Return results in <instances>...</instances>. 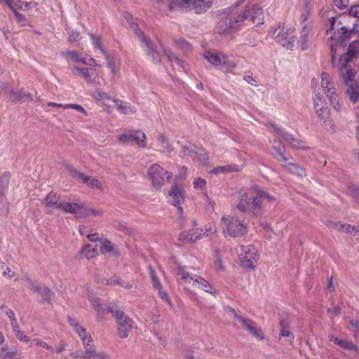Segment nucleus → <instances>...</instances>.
Returning a JSON list of instances; mask_svg holds the SVG:
<instances>
[{"instance_id": "obj_28", "label": "nucleus", "mask_w": 359, "mask_h": 359, "mask_svg": "<svg viewBox=\"0 0 359 359\" xmlns=\"http://www.w3.org/2000/svg\"><path fill=\"white\" fill-rule=\"evenodd\" d=\"M168 9L170 11H191V0H171L168 5Z\"/></svg>"}, {"instance_id": "obj_25", "label": "nucleus", "mask_w": 359, "mask_h": 359, "mask_svg": "<svg viewBox=\"0 0 359 359\" xmlns=\"http://www.w3.org/2000/svg\"><path fill=\"white\" fill-rule=\"evenodd\" d=\"M175 274L177 281L182 285L192 284L196 276H191L183 266H177L175 270Z\"/></svg>"}, {"instance_id": "obj_9", "label": "nucleus", "mask_w": 359, "mask_h": 359, "mask_svg": "<svg viewBox=\"0 0 359 359\" xmlns=\"http://www.w3.org/2000/svg\"><path fill=\"white\" fill-rule=\"evenodd\" d=\"M241 21L248 20L255 25L264 23V15L262 8L256 4H248L241 13H238Z\"/></svg>"}, {"instance_id": "obj_62", "label": "nucleus", "mask_w": 359, "mask_h": 359, "mask_svg": "<svg viewBox=\"0 0 359 359\" xmlns=\"http://www.w3.org/2000/svg\"><path fill=\"white\" fill-rule=\"evenodd\" d=\"M194 184L196 189H203L206 184V181L203 178L198 177L194 180Z\"/></svg>"}, {"instance_id": "obj_32", "label": "nucleus", "mask_w": 359, "mask_h": 359, "mask_svg": "<svg viewBox=\"0 0 359 359\" xmlns=\"http://www.w3.org/2000/svg\"><path fill=\"white\" fill-rule=\"evenodd\" d=\"M102 245L100 247V252L102 254L111 253L114 257L120 256V252L115 249L114 245L108 239H100Z\"/></svg>"}, {"instance_id": "obj_61", "label": "nucleus", "mask_w": 359, "mask_h": 359, "mask_svg": "<svg viewBox=\"0 0 359 359\" xmlns=\"http://www.w3.org/2000/svg\"><path fill=\"white\" fill-rule=\"evenodd\" d=\"M65 109H73L83 114H86V111L85 110V109L77 104H67L65 106Z\"/></svg>"}, {"instance_id": "obj_58", "label": "nucleus", "mask_w": 359, "mask_h": 359, "mask_svg": "<svg viewBox=\"0 0 359 359\" xmlns=\"http://www.w3.org/2000/svg\"><path fill=\"white\" fill-rule=\"evenodd\" d=\"M273 149L276 151L277 154H278L280 156L278 160L282 162H286L287 158L283 156L284 147L280 144L278 147L273 146Z\"/></svg>"}, {"instance_id": "obj_34", "label": "nucleus", "mask_w": 359, "mask_h": 359, "mask_svg": "<svg viewBox=\"0 0 359 359\" xmlns=\"http://www.w3.org/2000/svg\"><path fill=\"white\" fill-rule=\"evenodd\" d=\"M80 206H81V203H67L63 201L62 206H60V210L65 213L74 215L75 217L78 219Z\"/></svg>"}, {"instance_id": "obj_15", "label": "nucleus", "mask_w": 359, "mask_h": 359, "mask_svg": "<svg viewBox=\"0 0 359 359\" xmlns=\"http://www.w3.org/2000/svg\"><path fill=\"white\" fill-rule=\"evenodd\" d=\"M236 320L241 323L243 327L248 331L253 337L259 341H263L264 339V334L261 328L257 326L256 323L243 316H236Z\"/></svg>"}, {"instance_id": "obj_49", "label": "nucleus", "mask_w": 359, "mask_h": 359, "mask_svg": "<svg viewBox=\"0 0 359 359\" xmlns=\"http://www.w3.org/2000/svg\"><path fill=\"white\" fill-rule=\"evenodd\" d=\"M149 271L154 287L156 288V290H161L162 285L161 284L160 280L158 278V276L155 271L153 269L151 266H149Z\"/></svg>"}, {"instance_id": "obj_43", "label": "nucleus", "mask_w": 359, "mask_h": 359, "mask_svg": "<svg viewBox=\"0 0 359 359\" xmlns=\"http://www.w3.org/2000/svg\"><path fill=\"white\" fill-rule=\"evenodd\" d=\"M158 141L161 148L165 149L168 152L173 151L172 144L170 142L168 138L163 134H160L158 137Z\"/></svg>"}, {"instance_id": "obj_39", "label": "nucleus", "mask_w": 359, "mask_h": 359, "mask_svg": "<svg viewBox=\"0 0 359 359\" xmlns=\"http://www.w3.org/2000/svg\"><path fill=\"white\" fill-rule=\"evenodd\" d=\"M331 341L337 344L340 348L349 351H357V346L351 341L348 340L340 339L337 337H332Z\"/></svg>"}, {"instance_id": "obj_42", "label": "nucleus", "mask_w": 359, "mask_h": 359, "mask_svg": "<svg viewBox=\"0 0 359 359\" xmlns=\"http://www.w3.org/2000/svg\"><path fill=\"white\" fill-rule=\"evenodd\" d=\"M37 294L41 297L43 303H50L53 296V292L50 289L41 285Z\"/></svg>"}, {"instance_id": "obj_16", "label": "nucleus", "mask_w": 359, "mask_h": 359, "mask_svg": "<svg viewBox=\"0 0 359 359\" xmlns=\"http://www.w3.org/2000/svg\"><path fill=\"white\" fill-rule=\"evenodd\" d=\"M9 182V175L4 174L0 177V215L6 216L9 212V205L4 196V191Z\"/></svg>"}, {"instance_id": "obj_13", "label": "nucleus", "mask_w": 359, "mask_h": 359, "mask_svg": "<svg viewBox=\"0 0 359 359\" xmlns=\"http://www.w3.org/2000/svg\"><path fill=\"white\" fill-rule=\"evenodd\" d=\"M241 22L240 15L233 13L221 19L217 24V29L218 32L221 34L231 32L236 29L238 23Z\"/></svg>"}, {"instance_id": "obj_11", "label": "nucleus", "mask_w": 359, "mask_h": 359, "mask_svg": "<svg viewBox=\"0 0 359 359\" xmlns=\"http://www.w3.org/2000/svg\"><path fill=\"white\" fill-rule=\"evenodd\" d=\"M66 168L72 177L83 182L88 187L93 189H96L99 190H102L103 189L102 183L97 178L92 176L86 175L84 173L78 170L76 168L71 165H66Z\"/></svg>"}, {"instance_id": "obj_5", "label": "nucleus", "mask_w": 359, "mask_h": 359, "mask_svg": "<svg viewBox=\"0 0 359 359\" xmlns=\"http://www.w3.org/2000/svg\"><path fill=\"white\" fill-rule=\"evenodd\" d=\"M344 83L346 86V93L353 103L359 100V86L355 81V72L351 68H339Z\"/></svg>"}, {"instance_id": "obj_3", "label": "nucleus", "mask_w": 359, "mask_h": 359, "mask_svg": "<svg viewBox=\"0 0 359 359\" xmlns=\"http://www.w3.org/2000/svg\"><path fill=\"white\" fill-rule=\"evenodd\" d=\"M221 220L225 226L226 236L242 237L248 231L247 224L238 218L230 215H224Z\"/></svg>"}, {"instance_id": "obj_27", "label": "nucleus", "mask_w": 359, "mask_h": 359, "mask_svg": "<svg viewBox=\"0 0 359 359\" xmlns=\"http://www.w3.org/2000/svg\"><path fill=\"white\" fill-rule=\"evenodd\" d=\"M74 69L80 73V74L86 81L93 84H100L97 74L96 73L95 70L87 67L79 68L77 67H74Z\"/></svg>"}, {"instance_id": "obj_38", "label": "nucleus", "mask_w": 359, "mask_h": 359, "mask_svg": "<svg viewBox=\"0 0 359 359\" xmlns=\"http://www.w3.org/2000/svg\"><path fill=\"white\" fill-rule=\"evenodd\" d=\"M20 353L16 348H9L4 346L0 349V356L2 359H18Z\"/></svg>"}, {"instance_id": "obj_30", "label": "nucleus", "mask_w": 359, "mask_h": 359, "mask_svg": "<svg viewBox=\"0 0 359 359\" xmlns=\"http://www.w3.org/2000/svg\"><path fill=\"white\" fill-rule=\"evenodd\" d=\"M327 97L329 99L330 104L337 111H339L341 109V104L339 102L338 95L336 93L334 86H331L329 89L324 91Z\"/></svg>"}, {"instance_id": "obj_18", "label": "nucleus", "mask_w": 359, "mask_h": 359, "mask_svg": "<svg viewBox=\"0 0 359 359\" xmlns=\"http://www.w3.org/2000/svg\"><path fill=\"white\" fill-rule=\"evenodd\" d=\"M63 201H60V196L56 193H49L43 199V205L48 214H54L55 210H60Z\"/></svg>"}, {"instance_id": "obj_12", "label": "nucleus", "mask_w": 359, "mask_h": 359, "mask_svg": "<svg viewBox=\"0 0 359 359\" xmlns=\"http://www.w3.org/2000/svg\"><path fill=\"white\" fill-rule=\"evenodd\" d=\"M293 33L294 29L283 27L275 29L273 36L283 46L287 49H292L294 46L293 43L295 41Z\"/></svg>"}, {"instance_id": "obj_64", "label": "nucleus", "mask_w": 359, "mask_h": 359, "mask_svg": "<svg viewBox=\"0 0 359 359\" xmlns=\"http://www.w3.org/2000/svg\"><path fill=\"white\" fill-rule=\"evenodd\" d=\"M348 13L350 15L359 18V4L351 6L349 8Z\"/></svg>"}, {"instance_id": "obj_48", "label": "nucleus", "mask_w": 359, "mask_h": 359, "mask_svg": "<svg viewBox=\"0 0 359 359\" xmlns=\"http://www.w3.org/2000/svg\"><path fill=\"white\" fill-rule=\"evenodd\" d=\"M106 284L107 285H120L123 287H125L126 289H131L133 287V285L130 283H129L128 282H125L123 280L116 279L114 278H111L109 279H107Z\"/></svg>"}, {"instance_id": "obj_19", "label": "nucleus", "mask_w": 359, "mask_h": 359, "mask_svg": "<svg viewBox=\"0 0 359 359\" xmlns=\"http://www.w3.org/2000/svg\"><path fill=\"white\" fill-rule=\"evenodd\" d=\"M85 351L82 353H73L71 355L74 358H80V359H91L94 354L96 352V348L93 343V339L88 338L84 343L83 344Z\"/></svg>"}, {"instance_id": "obj_45", "label": "nucleus", "mask_w": 359, "mask_h": 359, "mask_svg": "<svg viewBox=\"0 0 359 359\" xmlns=\"http://www.w3.org/2000/svg\"><path fill=\"white\" fill-rule=\"evenodd\" d=\"M14 18L16 23L19 25L20 27H31V23L29 20L22 14L20 13L18 11H15Z\"/></svg>"}, {"instance_id": "obj_60", "label": "nucleus", "mask_w": 359, "mask_h": 359, "mask_svg": "<svg viewBox=\"0 0 359 359\" xmlns=\"http://www.w3.org/2000/svg\"><path fill=\"white\" fill-rule=\"evenodd\" d=\"M280 337H290L292 336V334L290 332L289 329L285 325L284 323L282 321L280 323Z\"/></svg>"}, {"instance_id": "obj_54", "label": "nucleus", "mask_w": 359, "mask_h": 359, "mask_svg": "<svg viewBox=\"0 0 359 359\" xmlns=\"http://www.w3.org/2000/svg\"><path fill=\"white\" fill-rule=\"evenodd\" d=\"M175 43L178 48L185 51H189L191 48L190 43L184 39L175 40Z\"/></svg>"}, {"instance_id": "obj_57", "label": "nucleus", "mask_w": 359, "mask_h": 359, "mask_svg": "<svg viewBox=\"0 0 359 359\" xmlns=\"http://www.w3.org/2000/svg\"><path fill=\"white\" fill-rule=\"evenodd\" d=\"M327 226L332 228L336 230L341 231L344 229H346V224H343L340 222H332L329 221L327 224Z\"/></svg>"}, {"instance_id": "obj_35", "label": "nucleus", "mask_w": 359, "mask_h": 359, "mask_svg": "<svg viewBox=\"0 0 359 359\" xmlns=\"http://www.w3.org/2000/svg\"><path fill=\"white\" fill-rule=\"evenodd\" d=\"M97 255V250L95 248H92L89 244L84 245L79 252V259H90Z\"/></svg>"}, {"instance_id": "obj_52", "label": "nucleus", "mask_w": 359, "mask_h": 359, "mask_svg": "<svg viewBox=\"0 0 359 359\" xmlns=\"http://www.w3.org/2000/svg\"><path fill=\"white\" fill-rule=\"evenodd\" d=\"M32 344L36 346L44 348L51 352H54L55 351L50 345L48 344L46 342H45L41 339H34L32 341Z\"/></svg>"}, {"instance_id": "obj_41", "label": "nucleus", "mask_w": 359, "mask_h": 359, "mask_svg": "<svg viewBox=\"0 0 359 359\" xmlns=\"http://www.w3.org/2000/svg\"><path fill=\"white\" fill-rule=\"evenodd\" d=\"M285 167L287 168V169L292 174L297 175L299 177L306 175L305 170L297 164L289 163L285 165Z\"/></svg>"}, {"instance_id": "obj_22", "label": "nucleus", "mask_w": 359, "mask_h": 359, "mask_svg": "<svg viewBox=\"0 0 359 359\" xmlns=\"http://www.w3.org/2000/svg\"><path fill=\"white\" fill-rule=\"evenodd\" d=\"M87 298L92 304L94 310L99 314H104L109 313L108 309L110 306L107 307L104 304L100 303V299L90 290H87Z\"/></svg>"}, {"instance_id": "obj_17", "label": "nucleus", "mask_w": 359, "mask_h": 359, "mask_svg": "<svg viewBox=\"0 0 359 359\" xmlns=\"http://www.w3.org/2000/svg\"><path fill=\"white\" fill-rule=\"evenodd\" d=\"M169 202L176 206L180 213L182 212V208L181 206L182 202L184 201V193L182 187L175 184L172 187L169 191Z\"/></svg>"}, {"instance_id": "obj_29", "label": "nucleus", "mask_w": 359, "mask_h": 359, "mask_svg": "<svg viewBox=\"0 0 359 359\" xmlns=\"http://www.w3.org/2000/svg\"><path fill=\"white\" fill-rule=\"evenodd\" d=\"M192 287L194 289L202 290L210 294H215V291L210 283L202 277L197 276L192 282Z\"/></svg>"}, {"instance_id": "obj_21", "label": "nucleus", "mask_w": 359, "mask_h": 359, "mask_svg": "<svg viewBox=\"0 0 359 359\" xmlns=\"http://www.w3.org/2000/svg\"><path fill=\"white\" fill-rule=\"evenodd\" d=\"M312 41L313 34L311 27L309 25H305L303 26L301 30L300 38L299 41L302 50H306L309 48V46L311 43Z\"/></svg>"}, {"instance_id": "obj_55", "label": "nucleus", "mask_w": 359, "mask_h": 359, "mask_svg": "<svg viewBox=\"0 0 359 359\" xmlns=\"http://www.w3.org/2000/svg\"><path fill=\"white\" fill-rule=\"evenodd\" d=\"M352 58L353 57L348 55L347 53L341 55L339 58V64L341 65L340 68L344 67V69H349V67H347V65L351 61Z\"/></svg>"}, {"instance_id": "obj_51", "label": "nucleus", "mask_w": 359, "mask_h": 359, "mask_svg": "<svg viewBox=\"0 0 359 359\" xmlns=\"http://www.w3.org/2000/svg\"><path fill=\"white\" fill-rule=\"evenodd\" d=\"M64 55H66V58L69 61L72 62H81V63H86L85 60H83L82 58L79 57L78 54L72 50H67L64 53Z\"/></svg>"}, {"instance_id": "obj_40", "label": "nucleus", "mask_w": 359, "mask_h": 359, "mask_svg": "<svg viewBox=\"0 0 359 359\" xmlns=\"http://www.w3.org/2000/svg\"><path fill=\"white\" fill-rule=\"evenodd\" d=\"M163 53L170 62H175L178 66L182 67L183 69H186V65L184 62L182 60H181L177 56H176L170 49L164 50Z\"/></svg>"}, {"instance_id": "obj_14", "label": "nucleus", "mask_w": 359, "mask_h": 359, "mask_svg": "<svg viewBox=\"0 0 359 359\" xmlns=\"http://www.w3.org/2000/svg\"><path fill=\"white\" fill-rule=\"evenodd\" d=\"M119 141L123 144H129L132 141L142 148H145L146 144V135L141 130L130 131L128 133L121 134L119 136Z\"/></svg>"}, {"instance_id": "obj_63", "label": "nucleus", "mask_w": 359, "mask_h": 359, "mask_svg": "<svg viewBox=\"0 0 359 359\" xmlns=\"http://www.w3.org/2000/svg\"><path fill=\"white\" fill-rule=\"evenodd\" d=\"M107 67L110 69L112 76L114 77L118 71V69L116 66L115 62L113 60H109L107 62Z\"/></svg>"}, {"instance_id": "obj_59", "label": "nucleus", "mask_w": 359, "mask_h": 359, "mask_svg": "<svg viewBox=\"0 0 359 359\" xmlns=\"http://www.w3.org/2000/svg\"><path fill=\"white\" fill-rule=\"evenodd\" d=\"M91 359H111V358L105 351H96L95 353Z\"/></svg>"}, {"instance_id": "obj_1", "label": "nucleus", "mask_w": 359, "mask_h": 359, "mask_svg": "<svg viewBox=\"0 0 359 359\" xmlns=\"http://www.w3.org/2000/svg\"><path fill=\"white\" fill-rule=\"evenodd\" d=\"M237 204L236 208L241 212L252 213L259 216L267 203H273L275 198L261 187L255 185L241 189L234 194Z\"/></svg>"}, {"instance_id": "obj_37", "label": "nucleus", "mask_w": 359, "mask_h": 359, "mask_svg": "<svg viewBox=\"0 0 359 359\" xmlns=\"http://www.w3.org/2000/svg\"><path fill=\"white\" fill-rule=\"evenodd\" d=\"M241 168L235 164L226 165L223 166H218L215 168L210 171L211 174H220V173H229L233 172H239Z\"/></svg>"}, {"instance_id": "obj_26", "label": "nucleus", "mask_w": 359, "mask_h": 359, "mask_svg": "<svg viewBox=\"0 0 359 359\" xmlns=\"http://www.w3.org/2000/svg\"><path fill=\"white\" fill-rule=\"evenodd\" d=\"M213 0H191V11L196 14L205 13L212 6Z\"/></svg>"}, {"instance_id": "obj_20", "label": "nucleus", "mask_w": 359, "mask_h": 359, "mask_svg": "<svg viewBox=\"0 0 359 359\" xmlns=\"http://www.w3.org/2000/svg\"><path fill=\"white\" fill-rule=\"evenodd\" d=\"M135 34L147 48V54L150 56L154 62H158L160 61L159 54L154 50L149 39L145 36L140 29H135Z\"/></svg>"}, {"instance_id": "obj_24", "label": "nucleus", "mask_w": 359, "mask_h": 359, "mask_svg": "<svg viewBox=\"0 0 359 359\" xmlns=\"http://www.w3.org/2000/svg\"><path fill=\"white\" fill-rule=\"evenodd\" d=\"M103 211L100 209L88 207L81 203L80 211L79 212L78 219L93 218L102 217Z\"/></svg>"}, {"instance_id": "obj_8", "label": "nucleus", "mask_w": 359, "mask_h": 359, "mask_svg": "<svg viewBox=\"0 0 359 359\" xmlns=\"http://www.w3.org/2000/svg\"><path fill=\"white\" fill-rule=\"evenodd\" d=\"M241 265L247 269H254L259 258L257 250L254 245H241L236 249Z\"/></svg>"}, {"instance_id": "obj_50", "label": "nucleus", "mask_w": 359, "mask_h": 359, "mask_svg": "<svg viewBox=\"0 0 359 359\" xmlns=\"http://www.w3.org/2000/svg\"><path fill=\"white\" fill-rule=\"evenodd\" d=\"M68 323L73 327L74 331L77 333V334H83L86 331V329L83 327L76 320L71 317H68Z\"/></svg>"}, {"instance_id": "obj_23", "label": "nucleus", "mask_w": 359, "mask_h": 359, "mask_svg": "<svg viewBox=\"0 0 359 359\" xmlns=\"http://www.w3.org/2000/svg\"><path fill=\"white\" fill-rule=\"evenodd\" d=\"M269 124L274 131L278 133V135L283 138V140L288 142L292 147H300V141L297 138L294 137L292 135L289 134L283 131L282 129L278 128L273 123H269Z\"/></svg>"}, {"instance_id": "obj_56", "label": "nucleus", "mask_w": 359, "mask_h": 359, "mask_svg": "<svg viewBox=\"0 0 359 359\" xmlns=\"http://www.w3.org/2000/svg\"><path fill=\"white\" fill-rule=\"evenodd\" d=\"M203 235L208 236L214 234L217 231V227L215 224L205 225L203 229H201Z\"/></svg>"}, {"instance_id": "obj_47", "label": "nucleus", "mask_w": 359, "mask_h": 359, "mask_svg": "<svg viewBox=\"0 0 359 359\" xmlns=\"http://www.w3.org/2000/svg\"><path fill=\"white\" fill-rule=\"evenodd\" d=\"M331 86H334L331 81V77L329 74L323 72L321 74V87L324 91L329 89Z\"/></svg>"}, {"instance_id": "obj_2", "label": "nucleus", "mask_w": 359, "mask_h": 359, "mask_svg": "<svg viewBox=\"0 0 359 359\" xmlns=\"http://www.w3.org/2000/svg\"><path fill=\"white\" fill-rule=\"evenodd\" d=\"M330 26L327 29V35H330L329 36V39L332 41H334L335 44H330L331 49V55H332V62L334 64V57L336 54L335 48L338 44L341 45L344 41H346L351 36L352 31L350 29L346 28L344 26H341L339 27L341 23H339L337 26V31L333 32L335 29L336 25V19L334 17H331L329 18Z\"/></svg>"}, {"instance_id": "obj_4", "label": "nucleus", "mask_w": 359, "mask_h": 359, "mask_svg": "<svg viewBox=\"0 0 359 359\" xmlns=\"http://www.w3.org/2000/svg\"><path fill=\"white\" fill-rule=\"evenodd\" d=\"M203 56L215 67L222 69L224 72H231L236 67L234 62L230 60L226 55L221 52L206 50Z\"/></svg>"}, {"instance_id": "obj_10", "label": "nucleus", "mask_w": 359, "mask_h": 359, "mask_svg": "<svg viewBox=\"0 0 359 359\" xmlns=\"http://www.w3.org/2000/svg\"><path fill=\"white\" fill-rule=\"evenodd\" d=\"M108 312L112 314L116 320L118 325V334L121 338H126L129 332L131 330L133 322L124 315L122 311L114 310L113 308H109Z\"/></svg>"}, {"instance_id": "obj_33", "label": "nucleus", "mask_w": 359, "mask_h": 359, "mask_svg": "<svg viewBox=\"0 0 359 359\" xmlns=\"http://www.w3.org/2000/svg\"><path fill=\"white\" fill-rule=\"evenodd\" d=\"M202 234L194 230L183 231L179 234V240L184 242H196L201 239Z\"/></svg>"}, {"instance_id": "obj_31", "label": "nucleus", "mask_w": 359, "mask_h": 359, "mask_svg": "<svg viewBox=\"0 0 359 359\" xmlns=\"http://www.w3.org/2000/svg\"><path fill=\"white\" fill-rule=\"evenodd\" d=\"M5 93L7 95L9 100L13 102H21L25 100V98L32 99L30 95H27L25 93H22V91H19L14 88H9L5 90Z\"/></svg>"}, {"instance_id": "obj_6", "label": "nucleus", "mask_w": 359, "mask_h": 359, "mask_svg": "<svg viewBox=\"0 0 359 359\" xmlns=\"http://www.w3.org/2000/svg\"><path fill=\"white\" fill-rule=\"evenodd\" d=\"M148 175L155 190H160L172 178V174L157 163L149 167Z\"/></svg>"}, {"instance_id": "obj_46", "label": "nucleus", "mask_w": 359, "mask_h": 359, "mask_svg": "<svg viewBox=\"0 0 359 359\" xmlns=\"http://www.w3.org/2000/svg\"><path fill=\"white\" fill-rule=\"evenodd\" d=\"M347 54L353 57L359 56V41H354L348 47Z\"/></svg>"}, {"instance_id": "obj_7", "label": "nucleus", "mask_w": 359, "mask_h": 359, "mask_svg": "<svg viewBox=\"0 0 359 359\" xmlns=\"http://www.w3.org/2000/svg\"><path fill=\"white\" fill-rule=\"evenodd\" d=\"M313 105L316 114L323 121V126L326 128L330 127V130L334 131V125L330 118V109L326 106V103L322 95L317 93L313 97Z\"/></svg>"}, {"instance_id": "obj_36", "label": "nucleus", "mask_w": 359, "mask_h": 359, "mask_svg": "<svg viewBox=\"0 0 359 359\" xmlns=\"http://www.w3.org/2000/svg\"><path fill=\"white\" fill-rule=\"evenodd\" d=\"M112 100L115 103L119 112L124 114L135 113V108L134 107L130 106L128 103L117 99H113Z\"/></svg>"}, {"instance_id": "obj_44", "label": "nucleus", "mask_w": 359, "mask_h": 359, "mask_svg": "<svg viewBox=\"0 0 359 359\" xmlns=\"http://www.w3.org/2000/svg\"><path fill=\"white\" fill-rule=\"evenodd\" d=\"M21 0H0V4H6L13 13L18 11L21 7Z\"/></svg>"}, {"instance_id": "obj_53", "label": "nucleus", "mask_w": 359, "mask_h": 359, "mask_svg": "<svg viewBox=\"0 0 359 359\" xmlns=\"http://www.w3.org/2000/svg\"><path fill=\"white\" fill-rule=\"evenodd\" d=\"M94 97L97 101L105 102L111 99V97L106 93L101 91L100 90H97L94 93Z\"/></svg>"}]
</instances>
